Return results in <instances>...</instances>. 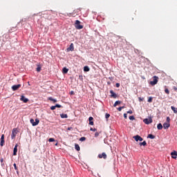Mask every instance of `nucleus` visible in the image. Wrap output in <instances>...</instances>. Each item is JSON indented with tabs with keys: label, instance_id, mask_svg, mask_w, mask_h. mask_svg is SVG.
Masks as SVG:
<instances>
[{
	"label": "nucleus",
	"instance_id": "nucleus-1",
	"mask_svg": "<svg viewBox=\"0 0 177 177\" xmlns=\"http://www.w3.org/2000/svg\"><path fill=\"white\" fill-rule=\"evenodd\" d=\"M75 27L76 30H82V28H84V26L81 25V21H80L79 20L75 21Z\"/></svg>",
	"mask_w": 177,
	"mask_h": 177
},
{
	"label": "nucleus",
	"instance_id": "nucleus-2",
	"mask_svg": "<svg viewBox=\"0 0 177 177\" xmlns=\"http://www.w3.org/2000/svg\"><path fill=\"white\" fill-rule=\"evenodd\" d=\"M153 80L149 82L150 85H152V86H154V85H157L158 82V77L157 76H153Z\"/></svg>",
	"mask_w": 177,
	"mask_h": 177
},
{
	"label": "nucleus",
	"instance_id": "nucleus-3",
	"mask_svg": "<svg viewBox=\"0 0 177 177\" xmlns=\"http://www.w3.org/2000/svg\"><path fill=\"white\" fill-rule=\"evenodd\" d=\"M17 128H14L12 130V133H11V139H15L16 138V135H17Z\"/></svg>",
	"mask_w": 177,
	"mask_h": 177
},
{
	"label": "nucleus",
	"instance_id": "nucleus-4",
	"mask_svg": "<svg viewBox=\"0 0 177 177\" xmlns=\"http://www.w3.org/2000/svg\"><path fill=\"white\" fill-rule=\"evenodd\" d=\"M30 123L32 124V127H35L39 124V120L36 119L35 121L34 119H30Z\"/></svg>",
	"mask_w": 177,
	"mask_h": 177
},
{
	"label": "nucleus",
	"instance_id": "nucleus-5",
	"mask_svg": "<svg viewBox=\"0 0 177 177\" xmlns=\"http://www.w3.org/2000/svg\"><path fill=\"white\" fill-rule=\"evenodd\" d=\"M5 145V135L2 134L0 139V146L3 147Z\"/></svg>",
	"mask_w": 177,
	"mask_h": 177
},
{
	"label": "nucleus",
	"instance_id": "nucleus-6",
	"mask_svg": "<svg viewBox=\"0 0 177 177\" xmlns=\"http://www.w3.org/2000/svg\"><path fill=\"white\" fill-rule=\"evenodd\" d=\"M98 158H104V160H106L107 158V154L104 152L100 153L98 154Z\"/></svg>",
	"mask_w": 177,
	"mask_h": 177
},
{
	"label": "nucleus",
	"instance_id": "nucleus-7",
	"mask_svg": "<svg viewBox=\"0 0 177 177\" xmlns=\"http://www.w3.org/2000/svg\"><path fill=\"white\" fill-rule=\"evenodd\" d=\"M144 122L145 124H147V125H149V124H151V122H153V119L149 118V119H144Z\"/></svg>",
	"mask_w": 177,
	"mask_h": 177
},
{
	"label": "nucleus",
	"instance_id": "nucleus-8",
	"mask_svg": "<svg viewBox=\"0 0 177 177\" xmlns=\"http://www.w3.org/2000/svg\"><path fill=\"white\" fill-rule=\"evenodd\" d=\"M17 147H19V145L16 144L13 149V156H17Z\"/></svg>",
	"mask_w": 177,
	"mask_h": 177
},
{
	"label": "nucleus",
	"instance_id": "nucleus-9",
	"mask_svg": "<svg viewBox=\"0 0 177 177\" xmlns=\"http://www.w3.org/2000/svg\"><path fill=\"white\" fill-rule=\"evenodd\" d=\"M74 50V44L71 43L69 47L67 48L68 52H73Z\"/></svg>",
	"mask_w": 177,
	"mask_h": 177
},
{
	"label": "nucleus",
	"instance_id": "nucleus-10",
	"mask_svg": "<svg viewBox=\"0 0 177 177\" xmlns=\"http://www.w3.org/2000/svg\"><path fill=\"white\" fill-rule=\"evenodd\" d=\"M21 84H17V85H13L12 86V91H17V89H19V88H21Z\"/></svg>",
	"mask_w": 177,
	"mask_h": 177
},
{
	"label": "nucleus",
	"instance_id": "nucleus-11",
	"mask_svg": "<svg viewBox=\"0 0 177 177\" xmlns=\"http://www.w3.org/2000/svg\"><path fill=\"white\" fill-rule=\"evenodd\" d=\"M171 158H174V160H176L177 158V151H174L173 152L171 153Z\"/></svg>",
	"mask_w": 177,
	"mask_h": 177
},
{
	"label": "nucleus",
	"instance_id": "nucleus-12",
	"mask_svg": "<svg viewBox=\"0 0 177 177\" xmlns=\"http://www.w3.org/2000/svg\"><path fill=\"white\" fill-rule=\"evenodd\" d=\"M20 100H21V102H24V103H27L28 102V99L26 98L24 95H21Z\"/></svg>",
	"mask_w": 177,
	"mask_h": 177
},
{
	"label": "nucleus",
	"instance_id": "nucleus-13",
	"mask_svg": "<svg viewBox=\"0 0 177 177\" xmlns=\"http://www.w3.org/2000/svg\"><path fill=\"white\" fill-rule=\"evenodd\" d=\"M110 93H111V97H113V99H117V94L114 93V91L111 90Z\"/></svg>",
	"mask_w": 177,
	"mask_h": 177
},
{
	"label": "nucleus",
	"instance_id": "nucleus-14",
	"mask_svg": "<svg viewBox=\"0 0 177 177\" xmlns=\"http://www.w3.org/2000/svg\"><path fill=\"white\" fill-rule=\"evenodd\" d=\"M169 127H170L169 123L165 122V123L163 124L164 129H168L169 128Z\"/></svg>",
	"mask_w": 177,
	"mask_h": 177
},
{
	"label": "nucleus",
	"instance_id": "nucleus-15",
	"mask_svg": "<svg viewBox=\"0 0 177 177\" xmlns=\"http://www.w3.org/2000/svg\"><path fill=\"white\" fill-rule=\"evenodd\" d=\"M121 103H122V101H120V100L116 101V102L114 103V104H113V107H117V106H118V104H121Z\"/></svg>",
	"mask_w": 177,
	"mask_h": 177
},
{
	"label": "nucleus",
	"instance_id": "nucleus-16",
	"mask_svg": "<svg viewBox=\"0 0 177 177\" xmlns=\"http://www.w3.org/2000/svg\"><path fill=\"white\" fill-rule=\"evenodd\" d=\"M62 73H63V74H67V73H68V68H67L66 67L63 68Z\"/></svg>",
	"mask_w": 177,
	"mask_h": 177
},
{
	"label": "nucleus",
	"instance_id": "nucleus-17",
	"mask_svg": "<svg viewBox=\"0 0 177 177\" xmlns=\"http://www.w3.org/2000/svg\"><path fill=\"white\" fill-rule=\"evenodd\" d=\"M61 118H68V115L66 113L60 114Z\"/></svg>",
	"mask_w": 177,
	"mask_h": 177
},
{
	"label": "nucleus",
	"instance_id": "nucleus-18",
	"mask_svg": "<svg viewBox=\"0 0 177 177\" xmlns=\"http://www.w3.org/2000/svg\"><path fill=\"white\" fill-rule=\"evenodd\" d=\"M88 121H89V125H93V118L92 117H90L88 118Z\"/></svg>",
	"mask_w": 177,
	"mask_h": 177
},
{
	"label": "nucleus",
	"instance_id": "nucleus-19",
	"mask_svg": "<svg viewBox=\"0 0 177 177\" xmlns=\"http://www.w3.org/2000/svg\"><path fill=\"white\" fill-rule=\"evenodd\" d=\"M75 149L77 150V151H80L81 150V148L80 147V145L78 144L75 145Z\"/></svg>",
	"mask_w": 177,
	"mask_h": 177
},
{
	"label": "nucleus",
	"instance_id": "nucleus-20",
	"mask_svg": "<svg viewBox=\"0 0 177 177\" xmlns=\"http://www.w3.org/2000/svg\"><path fill=\"white\" fill-rule=\"evenodd\" d=\"M171 109L172 111H174V114H177V108H175V106H171Z\"/></svg>",
	"mask_w": 177,
	"mask_h": 177
},
{
	"label": "nucleus",
	"instance_id": "nucleus-21",
	"mask_svg": "<svg viewBox=\"0 0 177 177\" xmlns=\"http://www.w3.org/2000/svg\"><path fill=\"white\" fill-rule=\"evenodd\" d=\"M157 129L159 130V131H161V129H162V124L161 123H159L157 126Z\"/></svg>",
	"mask_w": 177,
	"mask_h": 177
},
{
	"label": "nucleus",
	"instance_id": "nucleus-22",
	"mask_svg": "<svg viewBox=\"0 0 177 177\" xmlns=\"http://www.w3.org/2000/svg\"><path fill=\"white\" fill-rule=\"evenodd\" d=\"M133 138V139H135L136 142H139V138H140L139 135L135 136Z\"/></svg>",
	"mask_w": 177,
	"mask_h": 177
},
{
	"label": "nucleus",
	"instance_id": "nucleus-23",
	"mask_svg": "<svg viewBox=\"0 0 177 177\" xmlns=\"http://www.w3.org/2000/svg\"><path fill=\"white\" fill-rule=\"evenodd\" d=\"M148 138H149V139H156V136L153 134H149Z\"/></svg>",
	"mask_w": 177,
	"mask_h": 177
},
{
	"label": "nucleus",
	"instance_id": "nucleus-24",
	"mask_svg": "<svg viewBox=\"0 0 177 177\" xmlns=\"http://www.w3.org/2000/svg\"><path fill=\"white\" fill-rule=\"evenodd\" d=\"M140 146H147V142H146V141H143L142 142H140Z\"/></svg>",
	"mask_w": 177,
	"mask_h": 177
},
{
	"label": "nucleus",
	"instance_id": "nucleus-25",
	"mask_svg": "<svg viewBox=\"0 0 177 177\" xmlns=\"http://www.w3.org/2000/svg\"><path fill=\"white\" fill-rule=\"evenodd\" d=\"M89 70H90L89 66H86L84 67V71L88 72L89 71Z\"/></svg>",
	"mask_w": 177,
	"mask_h": 177
},
{
	"label": "nucleus",
	"instance_id": "nucleus-26",
	"mask_svg": "<svg viewBox=\"0 0 177 177\" xmlns=\"http://www.w3.org/2000/svg\"><path fill=\"white\" fill-rule=\"evenodd\" d=\"M0 162H1V167H5V163H3V158H1Z\"/></svg>",
	"mask_w": 177,
	"mask_h": 177
},
{
	"label": "nucleus",
	"instance_id": "nucleus-27",
	"mask_svg": "<svg viewBox=\"0 0 177 177\" xmlns=\"http://www.w3.org/2000/svg\"><path fill=\"white\" fill-rule=\"evenodd\" d=\"M80 142H85V140H86V138L85 137H82L80 139Z\"/></svg>",
	"mask_w": 177,
	"mask_h": 177
},
{
	"label": "nucleus",
	"instance_id": "nucleus-28",
	"mask_svg": "<svg viewBox=\"0 0 177 177\" xmlns=\"http://www.w3.org/2000/svg\"><path fill=\"white\" fill-rule=\"evenodd\" d=\"M151 102H153V97H149V99H148V103H151Z\"/></svg>",
	"mask_w": 177,
	"mask_h": 177
},
{
	"label": "nucleus",
	"instance_id": "nucleus-29",
	"mask_svg": "<svg viewBox=\"0 0 177 177\" xmlns=\"http://www.w3.org/2000/svg\"><path fill=\"white\" fill-rule=\"evenodd\" d=\"M129 120H131V121H133V120H135V116L133 115H131L129 117Z\"/></svg>",
	"mask_w": 177,
	"mask_h": 177
},
{
	"label": "nucleus",
	"instance_id": "nucleus-30",
	"mask_svg": "<svg viewBox=\"0 0 177 177\" xmlns=\"http://www.w3.org/2000/svg\"><path fill=\"white\" fill-rule=\"evenodd\" d=\"M165 92L167 93V95H169V90H168V88H165Z\"/></svg>",
	"mask_w": 177,
	"mask_h": 177
},
{
	"label": "nucleus",
	"instance_id": "nucleus-31",
	"mask_svg": "<svg viewBox=\"0 0 177 177\" xmlns=\"http://www.w3.org/2000/svg\"><path fill=\"white\" fill-rule=\"evenodd\" d=\"M122 109H125V106H120L119 108H118V111H121L122 110Z\"/></svg>",
	"mask_w": 177,
	"mask_h": 177
},
{
	"label": "nucleus",
	"instance_id": "nucleus-32",
	"mask_svg": "<svg viewBox=\"0 0 177 177\" xmlns=\"http://www.w3.org/2000/svg\"><path fill=\"white\" fill-rule=\"evenodd\" d=\"M13 165H14V168H15V171H18L19 169L17 168V166L16 165V163H14Z\"/></svg>",
	"mask_w": 177,
	"mask_h": 177
},
{
	"label": "nucleus",
	"instance_id": "nucleus-33",
	"mask_svg": "<svg viewBox=\"0 0 177 177\" xmlns=\"http://www.w3.org/2000/svg\"><path fill=\"white\" fill-rule=\"evenodd\" d=\"M105 118H106V120H108V118H110V114L106 113Z\"/></svg>",
	"mask_w": 177,
	"mask_h": 177
},
{
	"label": "nucleus",
	"instance_id": "nucleus-34",
	"mask_svg": "<svg viewBox=\"0 0 177 177\" xmlns=\"http://www.w3.org/2000/svg\"><path fill=\"white\" fill-rule=\"evenodd\" d=\"M167 122H168V124H169V122H171V118L169 117L167 118Z\"/></svg>",
	"mask_w": 177,
	"mask_h": 177
},
{
	"label": "nucleus",
	"instance_id": "nucleus-35",
	"mask_svg": "<svg viewBox=\"0 0 177 177\" xmlns=\"http://www.w3.org/2000/svg\"><path fill=\"white\" fill-rule=\"evenodd\" d=\"M37 73H39V71H41V66H37Z\"/></svg>",
	"mask_w": 177,
	"mask_h": 177
},
{
	"label": "nucleus",
	"instance_id": "nucleus-36",
	"mask_svg": "<svg viewBox=\"0 0 177 177\" xmlns=\"http://www.w3.org/2000/svg\"><path fill=\"white\" fill-rule=\"evenodd\" d=\"M56 107H57L58 109H60V108H62V105H60V104H57L56 105H55V108Z\"/></svg>",
	"mask_w": 177,
	"mask_h": 177
},
{
	"label": "nucleus",
	"instance_id": "nucleus-37",
	"mask_svg": "<svg viewBox=\"0 0 177 177\" xmlns=\"http://www.w3.org/2000/svg\"><path fill=\"white\" fill-rule=\"evenodd\" d=\"M90 131H93V132H96V131H97V129L91 128Z\"/></svg>",
	"mask_w": 177,
	"mask_h": 177
},
{
	"label": "nucleus",
	"instance_id": "nucleus-38",
	"mask_svg": "<svg viewBox=\"0 0 177 177\" xmlns=\"http://www.w3.org/2000/svg\"><path fill=\"white\" fill-rule=\"evenodd\" d=\"M55 109H56V106H50V110H55Z\"/></svg>",
	"mask_w": 177,
	"mask_h": 177
},
{
	"label": "nucleus",
	"instance_id": "nucleus-39",
	"mask_svg": "<svg viewBox=\"0 0 177 177\" xmlns=\"http://www.w3.org/2000/svg\"><path fill=\"white\" fill-rule=\"evenodd\" d=\"M133 112L132 111V110H129L127 111V114H133Z\"/></svg>",
	"mask_w": 177,
	"mask_h": 177
},
{
	"label": "nucleus",
	"instance_id": "nucleus-40",
	"mask_svg": "<svg viewBox=\"0 0 177 177\" xmlns=\"http://www.w3.org/2000/svg\"><path fill=\"white\" fill-rule=\"evenodd\" d=\"M48 142H55V138H49Z\"/></svg>",
	"mask_w": 177,
	"mask_h": 177
},
{
	"label": "nucleus",
	"instance_id": "nucleus-41",
	"mask_svg": "<svg viewBox=\"0 0 177 177\" xmlns=\"http://www.w3.org/2000/svg\"><path fill=\"white\" fill-rule=\"evenodd\" d=\"M99 136V132L95 133V138H97Z\"/></svg>",
	"mask_w": 177,
	"mask_h": 177
},
{
	"label": "nucleus",
	"instance_id": "nucleus-42",
	"mask_svg": "<svg viewBox=\"0 0 177 177\" xmlns=\"http://www.w3.org/2000/svg\"><path fill=\"white\" fill-rule=\"evenodd\" d=\"M124 118H125V120L128 118V115H127V113H124Z\"/></svg>",
	"mask_w": 177,
	"mask_h": 177
},
{
	"label": "nucleus",
	"instance_id": "nucleus-43",
	"mask_svg": "<svg viewBox=\"0 0 177 177\" xmlns=\"http://www.w3.org/2000/svg\"><path fill=\"white\" fill-rule=\"evenodd\" d=\"M115 86L116 88H120V83H116Z\"/></svg>",
	"mask_w": 177,
	"mask_h": 177
},
{
	"label": "nucleus",
	"instance_id": "nucleus-44",
	"mask_svg": "<svg viewBox=\"0 0 177 177\" xmlns=\"http://www.w3.org/2000/svg\"><path fill=\"white\" fill-rule=\"evenodd\" d=\"M145 100V98L139 97V101L140 102H143Z\"/></svg>",
	"mask_w": 177,
	"mask_h": 177
},
{
	"label": "nucleus",
	"instance_id": "nucleus-45",
	"mask_svg": "<svg viewBox=\"0 0 177 177\" xmlns=\"http://www.w3.org/2000/svg\"><path fill=\"white\" fill-rule=\"evenodd\" d=\"M140 142H142V140H143V138H142V137H140V138H139V140H138Z\"/></svg>",
	"mask_w": 177,
	"mask_h": 177
},
{
	"label": "nucleus",
	"instance_id": "nucleus-46",
	"mask_svg": "<svg viewBox=\"0 0 177 177\" xmlns=\"http://www.w3.org/2000/svg\"><path fill=\"white\" fill-rule=\"evenodd\" d=\"M48 100H50L51 102L53 101V98L52 97H48Z\"/></svg>",
	"mask_w": 177,
	"mask_h": 177
},
{
	"label": "nucleus",
	"instance_id": "nucleus-47",
	"mask_svg": "<svg viewBox=\"0 0 177 177\" xmlns=\"http://www.w3.org/2000/svg\"><path fill=\"white\" fill-rule=\"evenodd\" d=\"M53 103H56V102H57V100H55V99H53Z\"/></svg>",
	"mask_w": 177,
	"mask_h": 177
},
{
	"label": "nucleus",
	"instance_id": "nucleus-48",
	"mask_svg": "<svg viewBox=\"0 0 177 177\" xmlns=\"http://www.w3.org/2000/svg\"><path fill=\"white\" fill-rule=\"evenodd\" d=\"M71 129H73V127H68V131H71Z\"/></svg>",
	"mask_w": 177,
	"mask_h": 177
},
{
	"label": "nucleus",
	"instance_id": "nucleus-49",
	"mask_svg": "<svg viewBox=\"0 0 177 177\" xmlns=\"http://www.w3.org/2000/svg\"><path fill=\"white\" fill-rule=\"evenodd\" d=\"M174 91H177V88L176 87H174Z\"/></svg>",
	"mask_w": 177,
	"mask_h": 177
},
{
	"label": "nucleus",
	"instance_id": "nucleus-50",
	"mask_svg": "<svg viewBox=\"0 0 177 177\" xmlns=\"http://www.w3.org/2000/svg\"><path fill=\"white\" fill-rule=\"evenodd\" d=\"M55 146H57V142L55 143Z\"/></svg>",
	"mask_w": 177,
	"mask_h": 177
},
{
	"label": "nucleus",
	"instance_id": "nucleus-51",
	"mask_svg": "<svg viewBox=\"0 0 177 177\" xmlns=\"http://www.w3.org/2000/svg\"><path fill=\"white\" fill-rule=\"evenodd\" d=\"M71 93L73 94V91L71 92Z\"/></svg>",
	"mask_w": 177,
	"mask_h": 177
}]
</instances>
